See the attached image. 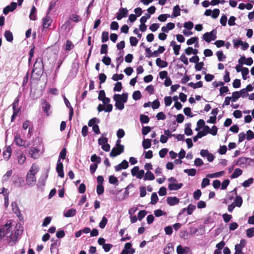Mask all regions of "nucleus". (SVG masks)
I'll return each mask as SVG.
<instances>
[{
  "instance_id": "10",
  "label": "nucleus",
  "mask_w": 254,
  "mask_h": 254,
  "mask_svg": "<svg viewBox=\"0 0 254 254\" xmlns=\"http://www.w3.org/2000/svg\"><path fill=\"white\" fill-rule=\"evenodd\" d=\"M113 105H107L106 107H104V105L100 104L97 107V110L99 112H101L103 111H105L106 112L110 113L112 111Z\"/></svg>"
},
{
  "instance_id": "30",
  "label": "nucleus",
  "mask_w": 254,
  "mask_h": 254,
  "mask_svg": "<svg viewBox=\"0 0 254 254\" xmlns=\"http://www.w3.org/2000/svg\"><path fill=\"white\" fill-rule=\"evenodd\" d=\"M155 179V177L153 175V174L150 172V171H147V172L146 173L144 177V180H150L152 181L153 180Z\"/></svg>"
},
{
  "instance_id": "61",
  "label": "nucleus",
  "mask_w": 254,
  "mask_h": 254,
  "mask_svg": "<svg viewBox=\"0 0 254 254\" xmlns=\"http://www.w3.org/2000/svg\"><path fill=\"white\" fill-rule=\"evenodd\" d=\"M104 191V186L103 185H98L97 186V193L98 195L103 193Z\"/></svg>"
},
{
  "instance_id": "50",
  "label": "nucleus",
  "mask_w": 254,
  "mask_h": 254,
  "mask_svg": "<svg viewBox=\"0 0 254 254\" xmlns=\"http://www.w3.org/2000/svg\"><path fill=\"white\" fill-rule=\"evenodd\" d=\"M124 77V75L122 73L120 74L116 73L113 75L112 79L114 81H118L119 80H122Z\"/></svg>"
},
{
  "instance_id": "23",
  "label": "nucleus",
  "mask_w": 254,
  "mask_h": 254,
  "mask_svg": "<svg viewBox=\"0 0 254 254\" xmlns=\"http://www.w3.org/2000/svg\"><path fill=\"white\" fill-rule=\"evenodd\" d=\"M4 37L8 42H12L13 40V36L12 32L9 30H6L4 32Z\"/></svg>"
},
{
  "instance_id": "52",
  "label": "nucleus",
  "mask_w": 254,
  "mask_h": 254,
  "mask_svg": "<svg viewBox=\"0 0 254 254\" xmlns=\"http://www.w3.org/2000/svg\"><path fill=\"white\" fill-rule=\"evenodd\" d=\"M211 33H209V32H206L205 33H204L203 35V38L204 39V41H205L207 43H209L211 42Z\"/></svg>"
},
{
  "instance_id": "29",
  "label": "nucleus",
  "mask_w": 254,
  "mask_h": 254,
  "mask_svg": "<svg viewBox=\"0 0 254 254\" xmlns=\"http://www.w3.org/2000/svg\"><path fill=\"white\" fill-rule=\"evenodd\" d=\"M181 9L179 5H176L173 7V13L172 15V17H177L180 15Z\"/></svg>"
},
{
  "instance_id": "49",
  "label": "nucleus",
  "mask_w": 254,
  "mask_h": 254,
  "mask_svg": "<svg viewBox=\"0 0 254 254\" xmlns=\"http://www.w3.org/2000/svg\"><path fill=\"white\" fill-rule=\"evenodd\" d=\"M125 42L124 41H122L117 44V48L120 51V53L121 52H123V49L125 48Z\"/></svg>"
},
{
  "instance_id": "6",
  "label": "nucleus",
  "mask_w": 254,
  "mask_h": 254,
  "mask_svg": "<svg viewBox=\"0 0 254 254\" xmlns=\"http://www.w3.org/2000/svg\"><path fill=\"white\" fill-rule=\"evenodd\" d=\"M17 3L15 2H11L10 4L7 5L3 9V13L4 14L6 15L9 12L14 11L17 7Z\"/></svg>"
},
{
  "instance_id": "19",
  "label": "nucleus",
  "mask_w": 254,
  "mask_h": 254,
  "mask_svg": "<svg viewBox=\"0 0 254 254\" xmlns=\"http://www.w3.org/2000/svg\"><path fill=\"white\" fill-rule=\"evenodd\" d=\"M2 227L4 228V234H5V236H7V235L9 234V236H11V223H6L4 224Z\"/></svg>"
},
{
  "instance_id": "60",
  "label": "nucleus",
  "mask_w": 254,
  "mask_h": 254,
  "mask_svg": "<svg viewBox=\"0 0 254 254\" xmlns=\"http://www.w3.org/2000/svg\"><path fill=\"white\" fill-rule=\"evenodd\" d=\"M246 138L248 140H250L254 138V133L251 130H248L247 131Z\"/></svg>"
},
{
  "instance_id": "37",
  "label": "nucleus",
  "mask_w": 254,
  "mask_h": 254,
  "mask_svg": "<svg viewBox=\"0 0 254 254\" xmlns=\"http://www.w3.org/2000/svg\"><path fill=\"white\" fill-rule=\"evenodd\" d=\"M241 97V93L239 91H235L232 93V101L236 102Z\"/></svg>"
},
{
  "instance_id": "32",
  "label": "nucleus",
  "mask_w": 254,
  "mask_h": 254,
  "mask_svg": "<svg viewBox=\"0 0 254 254\" xmlns=\"http://www.w3.org/2000/svg\"><path fill=\"white\" fill-rule=\"evenodd\" d=\"M36 8L34 6H33L31 9L29 18L31 20H35L36 19Z\"/></svg>"
},
{
  "instance_id": "9",
  "label": "nucleus",
  "mask_w": 254,
  "mask_h": 254,
  "mask_svg": "<svg viewBox=\"0 0 254 254\" xmlns=\"http://www.w3.org/2000/svg\"><path fill=\"white\" fill-rule=\"evenodd\" d=\"M42 107L47 116H49L50 114L49 111L51 108V105L44 99H43L42 100Z\"/></svg>"
},
{
  "instance_id": "27",
  "label": "nucleus",
  "mask_w": 254,
  "mask_h": 254,
  "mask_svg": "<svg viewBox=\"0 0 254 254\" xmlns=\"http://www.w3.org/2000/svg\"><path fill=\"white\" fill-rule=\"evenodd\" d=\"M243 171L240 168L235 169L234 173L231 175V178H237L242 174Z\"/></svg>"
},
{
  "instance_id": "39",
  "label": "nucleus",
  "mask_w": 254,
  "mask_h": 254,
  "mask_svg": "<svg viewBox=\"0 0 254 254\" xmlns=\"http://www.w3.org/2000/svg\"><path fill=\"white\" fill-rule=\"evenodd\" d=\"M216 56L219 61H223L226 58V56L223 54L222 51H219L216 52Z\"/></svg>"
},
{
  "instance_id": "40",
  "label": "nucleus",
  "mask_w": 254,
  "mask_h": 254,
  "mask_svg": "<svg viewBox=\"0 0 254 254\" xmlns=\"http://www.w3.org/2000/svg\"><path fill=\"white\" fill-rule=\"evenodd\" d=\"M184 172L187 173L189 176H194L196 175V171L195 169H185Z\"/></svg>"
},
{
  "instance_id": "17",
  "label": "nucleus",
  "mask_w": 254,
  "mask_h": 254,
  "mask_svg": "<svg viewBox=\"0 0 254 254\" xmlns=\"http://www.w3.org/2000/svg\"><path fill=\"white\" fill-rule=\"evenodd\" d=\"M156 65L161 67L164 68L167 66L168 63L166 61L162 60L160 58H157L156 60Z\"/></svg>"
},
{
  "instance_id": "36",
  "label": "nucleus",
  "mask_w": 254,
  "mask_h": 254,
  "mask_svg": "<svg viewBox=\"0 0 254 254\" xmlns=\"http://www.w3.org/2000/svg\"><path fill=\"white\" fill-rule=\"evenodd\" d=\"M195 205L192 204H190L187 208V214L188 215L192 214L193 211L195 209Z\"/></svg>"
},
{
  "instance_id": "51",
  "label": "nucleus",
  "mask_w": 254,
  "mask_h": 254,
  "mask_svg": "<svg viewBox=\"0 0 254 254\" xmlns=\"http://www.w3.org/2000/svg\"><path fill=\"white\" fill-rule=\"evenodd\" d=\"M147 212L145 210H140L138 213V219L139 220H141L147 214Z\"/></svg>"
},
{
  "instance_id": "3",
  "label": "nucleus",
  "mask_w": 254,
  "mask_h": 254,
  "mask_svg": "<svg viewBox=\"0 0 254 254\" xmlns=\"http://www.w3.org/2000/svg\"><path fill=\"white\" fill-rule=\"evenodd\" d=\"M44 66L43 62V59L41 57L37 58L33 66L32 73L36 71L38 72H41L44 70Z\"/></svg>"
},
{
  "instance_id": "38",
  "label": "nucleus",
  "mask_w": 254,
  "mask_h": 254,
  "mask_svg": "<svg viewBox=\"0 0 254 254\" xmlns=\"http://www.w3.org/2000/svg\"><path fill=\"white\" fill-rule=\"evenodd\" d=\"M248 159L246 157L239 158L236 163L237 165H242L247 163Z\"/></svg>"
},
{
  "instance_id": "31",
  "label": "nucleus",
  "mask_w": 254,
  "mask_h": 254,
  "mask_svg": "<svg viewBox=\"0 0 254 254\" xmlns=\"http://www.w3.org/2000/svg\"><path fill=\"white\" fill-rule=\"evenodd\" d=\"M12 174V170H10L4 174L2 178V182L4 183L7 181Z\"/></svg>"
},
{
  "instance_id": "57",
  "label": "nucleus",
  "mask_w": 254,
  "mask_h": 254,
  "mask_svg": "<svg viewBox=\"0 0 254 254\" xmlns=\"http://www.w3.org/2000/svg\"><path fill=\"white\" fill-rule=\"evenodd\" d=\"M201 191L200 190H197L193 193V198L195 200H198L201 196Z\"/></svg>"
},
{
  "instance_id": "53",
  "label": "nucleus",
  "mask_w": 254,
  "mask_h": 254,
  "mask_svg": "<svg viewBox=\"0 0 254 254\" xmlns=\"http://www.w3.org/2000/svg\"><path fill=\"white\" fill-rule=\"evenodd\" d=\"M108 53V45L106 44H102L101 45L100 54H106Z\"/></svg>"
},
{
  "instance_id": "42",
  "label": "nucleus",
  "mask_w": 254,
  "mask_h": 254,
  "mask_svg": "<svg viewBox=\"0 0 254 254\" xmlns=\"http://www.w3.org/2000/svg\"><path fill=\"white\" fill-rule=\"evenodd\" d=\"M158 200V197L156 192H153L151 194V203L152 204H155L157 203Z\"/></svg>"
},
{
  "instance_id": "25",
  "label": "nucleus",
  "mask_w": 254,
  "mask_h": 254,
  "mask_svg": "<svg viewBox=\"0 0 254 254\" xmlns=\"http://www.w3.org/2000/svg\"><path fill=\"white\" fill-rule=\"evenodd\" d=\"M234 204L236 205V206L241 207L243 203V199L242 197L240 195H237L234 199Z\"/></svg>"
},
{
  "instance_id": "14",
  "label": "nucleus",
  "mask_w": 254,
  "mask_h": 254,
  "mask_svg": "<svg viewBox=\"0 0 254 254\" xmlns=\"http://www.w3.org/2000/svg\"><path fill=\"white\" fill-rule=\"evenodd\" d=\"M183 185V183H170L168 187L170 190H177L181 189Z\"/></svg>"
},
{
  "instance_id": "24",
  "label": "nucleus",
  "mask_w": 254,
  "mask_h": 254,
  "mask_svg": "<svg viewBox=\"0 0 254 254\" xmlns=\"http://www.w3.org/2000/svg\"><path fill=\"white\" fill-rule=\"evenodd\" d=\"M51 18L48 15L43 18V26L44 28H48L51 25Z\"/></svg>"
},
{
  "instance_id": "7",
  "label": "nucleus",
  "mask_w": 254,
  "mask_h": 254,
  "mask_svg": "<svg viewBox=\"0 0 254 254\" xmlns=\"http://www.w3.org/2000/svg\"><path fill=\"white\" fill-rule=\"evenodd\" d=\"M56 171L57 172L59 177H60L61 178L64 177V166L62 162L60 160V159H58L57 161Z\"/></svg>"
},
{
  "instance_id": "11",
  "label": "nucleus",
  "mask_w": 254,
  "mask_h": 254,
  "mask_svg": "<svg viewBox=\"0 0 254 254\" xmlns=\"http://www.w3.org/2000/svg\"><path fill=\"white\" fill-rule=\"evenodd\" d=\"M128 167V163L126 160H124L120 164L115 167L116 172L120 171L122 169H126Z\"/></svg>"
},
{
  "instance_id": "4",
  "label": "nucleus",
  "mask_w": 254,
  "mask_h": 254,
  "mask_svg": "<svg viewBox=\"0 0 254 254\" xmlns=\"http://www.w3.org/2000/svg\"><path fill=\"white\" fill-rule=\"evenodd\" d=\"M14 142L18 146L24 147L26 148L29 146L28 143L26 144L27 141L22 139L20 135L17 133L14 135Z\"/></svg>"
},
{
  "instance_id": "59",
  "label": "nucleus",
  "mask_w": 254,
  "mask_h": 254,
  "mask_svg": "<svg viewBox=\"0 0 254 254\" xmlns=\"http://www.w3.org/2000/svg\"><path fill=\"white\" fill-rule=\"evenodd\" d=\"M253 181L254 180L253 178H250L247 180L245 181L243 183V186L245 188L249 187L250 186V185H251L253 183Z\"/></svg>"
},
{
  "instance_id": "63",
  "label": "nucleus",
  "mask_w": 254,
  "mask_h": 254,
  "mask_svg": "<svg viewBox=\"0 0 254 254\" xmlns=\"http://www.w3.org/2000/svg\"><path fill=\"white\" fill-rule=\"evenodd\" d=\"M102 62L106 65H109L111 63V59L109 57H104L102 60Z\"/></svg>"
},
{
  "instance_id": "58",
  "label": "nucleus",
  "mask_w": 254,
  "mask_h": 254,
  "mask_svg": "<svg viewBox=\"0 0 254 254\" xmlns=\"http://www.w3.org/2000/svg\"><path fill=\"white\" fill-rule=\"evenodd\" d=\"M247 236L251 238L254 236V228L248 229L246 231Z\"/></svg>"
},
{
  "instance_id": "28",
  "label": "nucleus",
  "mask_w": 254,
  "mask_h": 254,
  "mask_svg": "<svg viewBox=\"0 0 254 254\" xmlns=\"http://www.w3.org/2000/svg\"><path fill=\"white\" fill-rule=\"evenodd\" d=\"M151 140L150 139H144L142 141V146L144 149L149 148L151 146Z\"/></svg>"
},
{
  "instance_id": "62",
  "label": "nucleus",
  "mask_w": 254,
  "mask_h": 254,
  "mask_svg": "<svg viewBox=\"0 0 254 254\" xmlns=\"http://www.w3.org/2000/svg\"><path fill=\"white\" fill-rule=\"evenodd\" d=\"M227 150V146L225 145L220 146V148L218 150V152L220 154L223 155L225 154Z\"/></svg>"
},
{
  "instance_id": "54",
  "label": "nucleus",
  "mask_w": 254,
  "mask_h": 254,
  "mask_svg": "<svg viewBox=\"0 0 254 254\" xmlns=\"http://www.w3.org/2000/svg\"><path fill=\"white\" fill-rule=\"evenodd\" d=\"M108 139L107 137H102L98 139V142L100 145H101L102 146V145L105 144L107 142H108Z\"/></svg>"
},
{
  "instance_id": "41",
  "label": "nucleus",
  "mask_w": 254,
  "mask_h": 254,
  "mask_svg": "<svg viewBox=\"0 0 254 254\" xmlns=\"http://www.w3.org/2000/svg\"><path fill=\"white\" fill-rule=\"evenodd\" d=\"M123 88L122 84L121 82H117L113 88L115 92H120Z\"/></svg>"
},
{
  "instance_id": "8",
  "label": "nucleus",
  "mask_w": 254,
  "mask_h": 254,
  "mask_svg": "<svg viewBox=\"0 0 254 254\" xmlns=\"http://www.w3.org/2000/svg\"><path fill=\"white\" fill-rule=\"evenodd\" d=\"M128 10L126 8H121L119 10V12L117 13L116 18L118 20H120L124 17H126L128 14Z\"/></svg>"
},
{
  "instance_id": "18",
  "label": "nucleus",
  "mask_w": 254,
  "mask_h": 254,
  "mask_svg": "<svg viewBox=\"0 0 254 254\" xmlns=\"http://www.w3.org/2000/svg\"><path fill=\"white\" fill-rule=\"evenodd\" d=\"M246 243L247 242L245 240H241L240 244L235 245V250L242 251L243 249L246 246Z\"/></svg>"
},
{
  "instance_id": "56",
  "label": "nucleus",
  "mask_w": 254,
  "mask_h": 254,
  "mask_svg": "<svg viewBox=\"0 0 254 254\" xmlns=\"http://www.w3.org/2000/svg\"><path fill=\"white\" fill-rule=\"evenodd\" d=\"M130 44L132 46H136L138 43V40L136 37H130L129 38Z\"/></svg>"
},
{
  "instance_id": "5",
  "label": "nucleus",
  "mask_w": 254,
  "mask_h": 254,
  "mask_svg": "<svg viewBox=\"0 0 254 254\" xmlns=\"http://www.w3.org/2000/svg\"><path fill=\"white\" fill-rule=\"evenodd\" d=\"M124 151V147H114L110 153V156L112 157H115Z\"/></svg>"
},
{
  "instance_id": "1",
  "label": "nucleus",
  "mask_w": 254,
  "mask_h": 254,
  "mask_svg": "<svg viewBox=\"0 0 254 254\" xmlns=\"http://www.w3.org/2000/svg\"><path fill=\"white\" fill-rule=\"evenodd\" d=\"M37 172V166L35 164H33L26 175V182L28 186H33L35 185L36 182L35 174Z\"/></svg>"
},
{
  "instance_id": "13",
  "label": "nucleus",
  "mask_w": 254,
  "mask_h": 254,
  "mask_svg": "<svg viewBox=\"0 0 254 254\" xmlns=\"http://www.w3.org/2000/svg\"><path fill=\"white\" fill-rule=\"evenodd\" d=\"M12 149L10 146H7L5 150L3 152V157L4 159L8 160L11 157Z\"/></svg>"
},
{
  "instance_id": "22",
  "label": "nucleus",
  "mask_w": 254,
  "mask_h": 254,
  "mask_svg": "<svg viewBox=\"0 0 254 254\" xmlns=\"http://www.w3.org/2000/svg\"><path fill=\"white\" fill-rule=\"evenodd\" d=\"M15 186L17 187L21 188L24 185V181L23 178L18 177L17 179L14 182Z\"/></svg>"
},
{
  "instance_id": "47",
  "label": "nucleus",
  "mask_w": 254,
  "mask_h": 254,
  "mask_svg": "<svg viewBox=\"0 0 254 254\" xmlns=\"http://www.w3.org/2000/svg\"><path fill=\"white\" fill-rule=\"evenodd\" d=\"M141 98V94L139 91H135L133 93L132 98L135 100H139Z\"/></svg>"
},
{
  "instance_id": "16",
  "label": "nucleus",
  "mask_w": 254,
  "mask_h": 254,
  "mask_svg": "<svg viewBox=\"0 0 254 254\" xmlns=\"http://www.w3.org/2000/svg\"><path fill=\"white\" fill-rule=\"evenodd\" d=\"M17 160L18 164L22 165L26 161V156L24 155L21 151L17 152Z\"/></svg>"
},
{
  "instance_id": "48",
  "label": "nucleus",
  "mask_w": 254,
  "mask_h": 254,
  "mask_svg": "<svg viewBox=\"0 0 254 254\" xmlns=\"http://www.w3.org/2000/svg\"><path fill=\"white\" fill-rule=\"evenodd\" d=\"M73 47H74V45L72 44L71 41H70V40H67L66 41L65 48L66 51H70L72 48H73Z\"/></svg>"
},
{
  "instance_id": "21",
  "label": "nucleus",
  "mask_w": 254,
  "mask_h": 254,
  "mask_svg": "<svg viewBox=\"0 0 254 254\" xmlns=\"http://www.w3.org/2000/svg\"><path fill=\"white\" fill-rule=\"evenodd\" d=\"M76 211L75 209L71 208L64 212V216L65 217H73L76 214Z\"/></svg>"
},
{
  "instance_id": "46",
  "label": "nucleus",
  "mask_w": 254,
  "mask_h": 254,
  "mask_svg": "<svg viewBox=\"0 0 254 254\" xmlns=\"http://www.w3.org/2000/svg\"><path fill=\"white\" fill-rule=\"evenodd\" d=\"M66 155V149L65 148H64L62 149V150L61 151L60 153V155L58 159H60L61 161V159H65Z\"/></svg>"
},
{
  "instance_id": "35",
  "label": "nucleus",
  "mask_w": 254,
  "mask_h": 254,
  "mask_svg": "<svg viewBox=\"0 0 254 254\" xmlns=\"http://www.w3.org/2000/svg\"><path fill=\"white\" fill-rule=\"evenodd\" d=\"M109 182L111 184L118 185V180L117 177L113 175H111L109 177Z\"/></svg>"
},
{
  "instance_id": "55",
  "label": "nucleus",
  "mask_w": 254,
  "mask_h": 254,
  "mask_svg": "<svg viewBox=\"0 0 254 254\" xmlns=\"http://www.w3.org/2000/svg\"><path fill=\"white\" fill-rule=\"evenodd\" d=\"M198 38L197 37H191L187 41V44L188 45H191L195 42H197Z\"/></svg>"
},
{
  "instance_id": "64",
  "label": "nucleus",
  "mask_w": 254,
  "mask_h": 254,
  "mask_svg": "<svg viewBox=\"0 0 254 254\" xmlns=\"http://www.w3.org/2000/svg\"><path fill=\"white\" fill-rule=\"evenodd\" d=\"M210 184V180L208 178H204L202 180L201 187L202 188H204L206 187L207 186L209 185Z\"/></svg>"
},
{
  "instance_id": "12",
  "label": "nucleus",
  "mask_w": 254,
  "mask_h": 254,
  "mask_svg": "<svg viewBox=\"0 0 254 254\" xmlns=\"http://www.w3.org/2000/svg\"><path fill=\"white\" fill-rule=\"evenodd\" d=\"M180 200L176 196L168 197L167 198V202L170 206H173L179 203Z\"/></svg>"
},
{
  "instance_id": "20",
  "label": "nucleus",
  "mask_w": 254,
  "mask_h": 254,
  "mask_svg": "<svg viewBox=\"0 0 254 254\" xmlns=\"http://www.w3.org/2000/svg\"><path fill=\"white\" fill-rule=\"evenodd\" d=\"M31 157L34 159H37L38 157L39 150L37 148L33 147L29 152Z\"/></svg>"
},
{
  "instance_id": "43",
  "label": "nucleus",
  "mask_w": 254,
  "mask_h": 254,
  "mask_svg": "<svg viewBox=\"0 0 254 254\" xmlns=\"http://www.w3.org/2000/svg\"><path fill=\"white\" fill-rule=\"evenodd\" d=\"M109 40V32L104 31L102 33L101 41L102 43L107 42Z\"/></svg>"
},
{
  "instance_id": "26",
  "label": "nucleus",
  "mask_w": 254,
  "mask_h": 254,
  "mask_svg": "<svg viewBox=\"0 0 254 254\" xmlns=\"http://www.w3.org/2000/svg\"><path fill=\"white\" fill-rule=\"evenodd\" d=\"M132 244L131 243H127L125 244L124 249L122 250L121 254H128L129 252L128 250L131 249Z\"/></svg>"
},
{
  "instance_id": "33",
  "label": "nucleus",
  "mask_w": 254,
  "mask_h": 254,
  "mask_svg": "<svg viewBox=\"0 0 254 254\" xmlns=\"http://www.w3.org/2000/svg\"><path fill=\"white\" fill-rule=\"evenodd\" d=\"M174 250L173 245L171 243L168 244L166 247L164 249V254H170Z\"/></svg>"
},
{
  "instance_id": "2",
  "label": "nucleus",
  "mask_w": 254,
  "mask_h": 254,
  "mask_svg": "<svg viewBox=\"0 0 254 254\" xmlns=\"http://www.w3.org/2000/svg\"><path fill=\"white\" fill-rule=\"evenodd\" d=\"M128 93H124L122 94H115L113 99L115 101V107L117 109L122 110L124 107V104L127 101Z\"/></svg>"
},
{
  "instance_id": "34",
  "label": "nucleus",
  "mask_w": 254,
  "mask_h": 254,
  "mask_svg": "<svg viewBox=\"0 0 254 254\" xmlns=\"http://www.w3.org/2000/svg\"><path fill=\"white\" fill-rule=\"evenodd\" d=\"M186 128L185 129V133L187 135H191L192 134V129L190 128L191 124L188 123L186 125Z\"/></svg>"
},
{
  "instance_id": "15",
  "label": "nucleus",
  "mask_w": 254,
  "mask_h": 254,
  "mask_svg": "<svg viewBox=\"0 0 254 254\" xmlns=\"http://www.w3.org/2000/svg\"><path fill=\"white\" fill-rule=\"evenodd\" d=\"M11 206L13 212L17 215V217H20L21 216V213L17 203L15 201L12 202Z\"/></svg>"
},
{
  "instance_id": "44",
  "label": "nucleus",
  "mask_w": 254,
  "mask_h": 254,
  "mask_svg": "<svg viewBox=\"0 0 254 254\" xmlns=\"http://www.w3.org/2000/svg\"><path fill=\"white\" fill-rule=\"evenodd\" d=\"M108 222V219L105 216H103L102 220L99 223V226L100 228L103 229L105 227Z\"/></svg>"
},
{
  "instance_id": "45",
  "label": "nucleus",
  "mask_w": 254,
  "mask_h": 254,
  "mask_svg": "<svg viewBox=\"0 0 254 254\" xmlns=\"http://www.w3.org/2000/svg\"><path fill=\"white\" fill-rule=\"evenodd\" d=\"M140 121L141 123L147 124L149 121V118L145 115H141L140 116Z\"/></svg>"
}]
</instances>
